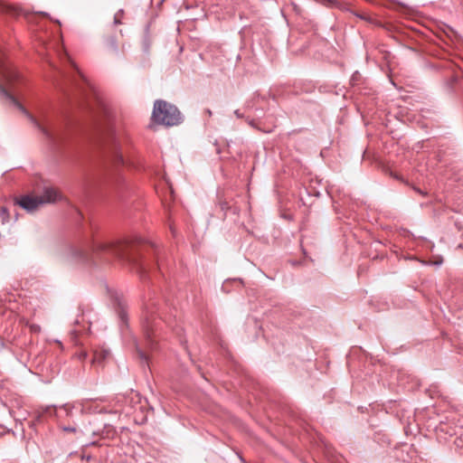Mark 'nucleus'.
Listing matches in <instances>:
<instances>
[{"instance_id":"f257e3e1","label":"nucleus","mask_w":463,"mask_h":463,"mask_svg":"<svg viewBox=\"0 0 463 463\" xmlns=\"http://www.w3.org/2000/svg\"><path fill=\"white\" fill-rule=\"evenodd\" d=\"M20 80V75L13 65L6 61L5 54L0 51V92L14 107H16L50 142L59 144L63 140V134L57 129H52L42 124L33 116L18 100L20 95L14 84Z\"/></svg>"},{"instance_id":"f03ea898","label":"nucleus","mask_w":463,"mask_h":463,"mask_svg":"<svg viewBox=\"0 0 463 463\" xmlns=\"http://www.w3.org/2000/svg\"><path fill=\"white\" fill-rule=\"evenodd\" d=\"M128 242L122 241H97L92 245V250L95 252H107L117 256L122 260L135 265L142 274L148 272L150 267L146 260L143 258L136 259L125 254V248Z\"/></svg>"},{"instance_id":"7ed1b4c3","label":"nucleus","mask_w":463,"mask_h":463,"mask_svg":"<svg viewBox=\"0 0 463 463\" xmlns=\"http://www.w3.org/2000/svg\"><path fill=\"white\" fill-rule=\"evenodd\" d=\"M152 118L156 123L167 127L176 126L183 120L179 109L175 105L162 99L156 100Z\"/></svg>"},{"instance_id":"20e7f679","label":"nucleus","mask_w":463,"mask_h":463,"mask_svg":"<svg viewBox=\"0 0 463 463\" xmlns=\"http://www.w3.org/2000/svg\"><path fill=\"white\" fill-rule=\"evenodd\" d=\"M60 199L61 195L56 189L46 186L41 195H24L17 201V203L23 209L32 213L43 204L52 203Z\"/></svg>"},{"instance_id":"39448f33","label":"nucleus","mask_w":463,"mask_h":463,"mask_svg":"<svg viewBox=\"0 0 463 463\" xmlns=\"http://www.w3.org/2000/svg\"><path fill=\"white\" fill-rule=\"evenodd\" d=\"M62 258L70 263H81L88 260L89 253L81 247L70 246L64 251Z\"/></svg>"},{"instance_id":"423d86ee","label":"nucleus","mask_w":463,"mask_h":463,"mask_svg":"<svg viewBox=\"0 0 463 463\" xmlns=\"http://www.w3.org/2000/svg\"><path fill=\"white\" fill-rule=\"evenodd\" d=\"M150 316L151 315L149 314V311L147 310L146 317H145V321L143 324V330H144V335H145L147 345L150 347H152L154 345L153 336H154V333H155V329H154L155 325L150 322V319H151Z\"/></svg>"},{"instance_id":"0eeeda50","label":"nucleus","mask_w":463,"mask_h":463,"mask_svg":"<svg viewBox=\"0 0 463 463\" xmlns=\"http://www.w3.org/2000/svg\"><path fill=\"white\" fill-rule=\"evenodd\" d=\"M92 401L89 399L77 401L73 403L71 408L79 409L81 412H89V413H96V412H103L102 409H98V407L92 406Z\"/></svg>"},{"instance_id":"6e6552de","label":"nucleus","mask_w":463,"mask_h":463,"mask_svg":"<svg viewBox=\"0 0 463 463\" xmlns=\"http://www.w3.org/2000/svg\"><path fill=\"white\" fill-rule=\"evenodd\" d=\"M110 356V351L105 347H99L93 351L92 364H101Z\"/></svg>"},{"instance_id":"1a4fd4ad","label":"nucleus","mask_w":463,"mask_h":463,"mask_svg":"<svg viewBox=\"0 0 463 463\" xmlns=\"http://www.w3.org/2000/svg\"><path fill=\"white\" fill-rule=\"evenodd\" d=\"M71 63V66L73 67L74 69V74L73 75H69L68 76V80L78 86V78L80 80H82L83 81H85L86 80L84 79V77L82 76V74L80 72V71L78 70V68L76 67V65L72 62V61H70Z\"/></svg>"},{"instance_id":"9d476101","label":"nucleus","mask_w":463,"mask_h":463,"mask_svg":"<svg viewBox=\"0 0 463 463\" xmlns=\"http://www.w3.org/2000/svg\"><path fill=\"white\" fill-rule=\"evenodd\" d=\"M9 412L16 421H22L24 420H26V417L28 415V412L25 410L21 409L17 411L10 410Z\"/></svg>"},{"instance_id":"9b49d317","label":"nucleus","mask_w":463,"mask_h":463,"mask_svg":"<svg viewBox=\"0 0 463 463\" xmlns=\"http://www.w3.org/2000/svg\"><path fill=\"white\" fill-rule=\"evenodd\" d=\"M123 16V10L120 9L118 11V13L114 15V24H121V18Z\"/></svg>"},{"instance_id":"f8f14e48","label":"nucleus","mask_w":463,"mask_h":463,"mask_svg":"<svg viewBox=\"0 0 463 463\" xmlns=\"http://www.w3.org/2000/svg\"><path fill=\"white\" fill-rule=\"evenodd\" d=\"M114 160H115L116 163H118V164H123L124 163V159H123L122 155L120 153H118V151L115 153Z\"/></svg>"},{"instance_id":"ddd939ff","label":"nucleus","mask_w":463,"mask_h":463,"mask_svg":"<svg viewBox=\"0 0 463 463\" xmlns=\"http://www.w3.org/2000/svg\"><path fill=\"white\" fill-rule=\"evenodd\" d=\"M0 214H1L2 218H3V221L5 222L8 218L7 209L5 207H2L0 209Z\"/></svg>"},{"instance_id":"4468645a","label":"nucleus","mask_w":463,"mask_h":463,"mask_svg":"<svg viewBox=\"0 0 463 463\" xmlns=\"http://www.w3.org/2000/svg\"><path fill=\"white\" fill-rule=\"evenodd\" d=\"M118 307L120 308V310H119V317H120L121 320H124L125 317H126V314H125V312H124V310L122 308V305H121L120 302H118Z\"/></svg>"},{"instance_id":"2eb2a0df","label":"nucleus","mask_w":463,"mask_h":463,"mask_svg":"<svg viewBox=\"0 0 463 463\" xmlns=\"http://www.w3.org/2000/svg\"><path fill=\"white\" fill-rule=\"evenodd\" d=\"M111 46H112L114 51L118 50V45H117V43H116L114 38L111 39Z\"/></svg>"},{"instance_id":"dca6fc26","label":"nucleus","mask_w":463,"mask_h":463,"mask_svg":"<svg viewBox=\"0 0 463 463\" xmlns=\"http://www.w3.org/2000/svg\"><path fill=\"white\" fill-rule=\"evenodd\" d=\"M63 430L65 431H71V432H75L76 431V429L73 428V427H64L63 428Z\"/></svg>"},{"instance_id":"f3484780","label":"nucleus","mask_w":463,"mask_h":463,"mask_svg":"<svg viewBox=\"0 0 463 463\" xmlns=\"http://www.w3.org/2000/svg\"><path fill=\"white\" fill-rule=\"evenodd\" d=\"M2 8H3L4 11H6V12H11L13 10V8L11 6H8V5H3Z\"/></svg>"},{"instance_id":"a211bd4d","label":"nucleus","mask_w":463,"mask_h":463,"mask_svg":"<svg viewBox=\"0 0 463 463\" xmlns=\"http://www.w3.org/2000/svg\"><path fill=\"white\" fill-rule=\"evenodd\" d=\"M234 114H235V116H236L237 118H243V115L240 112V110H239V109H236V110L234 111Z\"/></svg>"},{"instance_id":"6ab92c4d","label":"nucleus","mask_w":463,"mask_h":463,"mask_svg":"<svg viewBox=\"0 0 463 463\" xmlns=\"http://www.w3.org/2000/svg\"><path fill=\"white\" fill-rule=\"evenodd\" d=\"M81 459H84V460L89 461V460H90V459H91V456H90V455H88V456H86V455H82V456H81Z\"/></svg>"},{"instance_id":"aec40b11","label":"nucleus","mask_w":463,"mask_h":463,"mask_svg":"<svg viewBox=\"0 0 463 463\" xmlns=\"http://www.w3.org/2000/svg\"><path fill=\"white\" fill-rule=\"evenodd\" d=\"M87 353L86 352H81L80 354V359H85L87 357Z\"/></svg>"},{"instance_id":"412c9836","label":"nucleus","mask_w":463,"mask_h":463,"mask_svg":"<svg viewBox=\"0 0 463 463\" xmlns=\"http://www.w3.org/2000/svg\"><path fill=\"white\" fill-rule=\"evenodd\" d=\"M152 247L154 248L156 253L157 254V246L156 244H152ZM156 263L158 264V256L156 255Z\"/></svg>"},{"instance_id":"4be33fe9","label":"nucleus","mask_w":463,"mask_h":463,"mask_svg":"<svg viewBox=\"0 0 463 463\" xmlns=\"http://www.w3.org/2000/svg\"><path fill=\"white\" fill-rule=\"evenodd\" d=\"M414 190H415L417 193H419V194H422V195H425V194H426V193L422 192V191H421L420 189H419V188H414Z\"/></svg>"},{"instance_id":"5701e85b","label":"nucleus","mask_w":463,"mask_h":463,"mask_svg":"<svg viewBox=\"0 0 463 463\" xmlns=\"http://www.w3.org/2000/svg\"><path fill=\"white\" fill-rule=\"evenodd\" d=\"M206 113L211 116L212 115V111L210 109H206Z\"/></svg>"},{"instance_id":"b1692460","label":"nucleus","mask_w":463,"mask_h":463,"mask_svg":"<svg viewBox=\"0 0 463 463\" xmlns=\"http://www.w3.org/2000/svg\"><path fill=\"white\" fill-rule=\"evenodd\" d=\"M141 358H146L145 354L143 352H140Z\"/></svg>"},{"instance_id":"393cba45","label":"nucleus","mask_w":463,"mask_h":463,"mask_svg":"<svg viewBox=\"0 0 463 463\" xmlns=\"http://www.w3.org/2000/svg\"><path fill=\"white\" fill-rule=\"evenodd\" d=\"M41 418H42V416L39 414V415L37 416V418H36V420H37V421H40V420H41Z\"/></svg>"},{"instance_id":"a878e982","label":"nucleus","mask_w":463,"mask_h":463,"mask_svg":"<svg viewBox=\"0 0 463 463\" xmlns=\"http://www.w3.org/2000/svg\"><path fill=\"white\" fill-rule=\"evenodd\" d=\"M34 425H35V422H33V421L30 422L31 427H34Z\"/></svg>"},{"instance_id":"bb28decb","label":"nucleus","mask_w":463,"mask_h":463,"mask_svg":"<svg viewBox=\"0 0 463 463\" xmlns=\"http://www.w3.org/2000/svg\"><path fill=\"white\" fill-rule=\"evenodd\" d=\"M68 407H69V405H68V404H65L64 409L67 411V410H68Z\"/></svg>"}]
</instances>
